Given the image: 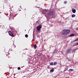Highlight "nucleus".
I'll use <instances>...</instances> for the list:
<instances>
[{
	"instance_id": "f257e3e1",
	"label": "nucleus",
	"mask_w": 78,
	"mask_h": 78,
	"mask_svg": "<svg viewBox=\"0 0 78 78\" xmlns=\"http://www.w3.org/2000/svg\"><path fill=\"white\" fill-rule=\"evenodd\" d=\"M54 14H55V12L53 11H49L47 13L48 16H53Z\"/></svg>"
},
{
	"instance_id": "f03ea898",
	"label": "nucleus",
	"mask_w": 78,
	"mask_h": 78,
	"mask_svg": "<svg viewBox=\"0 0 78 78\" xmlns=\"http://www.w3.org/2000/svg\"><path fill=\"white\" fill-rule=\"evenodd\" d=\"M70 32V30L69 29H64L63 30L62 33L63 34L66 35Z\"/></svg>"
},
{
	"instance_id": "7ed1b4c3",
	"label": "nucleus",
	"mask_w": 78,
	"mask_h": 78,
	"mask_svg": "<svg viewBox=\"0 0 78 78\" xmlns=\"http://www.w3.org/2000/svg\"><path fill=\"white\" fill-rule=\"evenodd\" d=\"M15 31V30H12V31L11 32V31H8V33L9 36H12V37H14V33Z\"/></svg>"
},
{
	"instance_id": "20e7f679",
	"label": "nucleus",
	"mask_w": 78,
	"mask_h": 78,
	"mask_svg": "<svg viewBox=\"0 0 78 78\" xmlns=\"http://www.w3.org/2000/svg\"><path fill=\"white\" fill-rule=\"evenodd\" d=\"M72 50V48L70 47L68 48L66 51V53L67 54H69V53H70V51Z\"/></svg>"
},
{
	"instance_id": "39448f33",
	"label": "nucleus",
	"mask_w": 78,
	"mask_h": 78,
	"mask_svg": "<svg viewBox=\"0 0 78 78\" xmlns=\"http://www.w3.org/2000/svg\"><path fill=\"white\" fill-rule=\"evenodd\" d=\"M42 28V27L41 25H39L37 27V30L38 31H39L41 30V29Z\"/></svg>"
},
{
	"instance_id": "423d86ee",
	"label": "nucleus",
	"mask_w": 78,
	"mask_h": 78,
	"mask_svg": "<svg viewBox=\"0 0 78 78\" xmlns=\"http://www.w3.org/2000/svg\"><path fill=\"white\" fill-rule=\"evenodd\" d=\"M72 11L73 13H75V12H76V10L74 9H73Z\"/></svg>"
},
{
	"instance_id": "0eeeda50",
	"label": "nucleus",
	"mask_w": 78,
	"mask_h": 78,
	"mask_svg": "<svg viewBox=\"0 0 78 78\" xmlns=\"http://www.w3.org/2000/svg\"><path fill=\"white\" fill-rule=\"evenodd\" d=\"M74 36L75 34H72L70 35L69 36H70V37H72L73 36Z\"/></svg>"
},
{
	"instance_id": "6e6552de",
	"label": "nucleus",
	"mask_w": 78,
	"mask_h": 78,
	"mask_svg": "<svg viewBox=\"0 0 78 78\" xmlns=\"http://www.w3.org/2000/svg\"><path fill=\"white\" fill-rule=\"evenodd\" d=\"M42 55V54L41 53H39L37 54L38 56H41Z\"/></svg>"
},
{
	"instance_id": "1a4fd4ad",
	"label": "nucleus",
	"mask_w": 78,
	"mask_h": 78,
	"mask_svg": "<svg viewBox=\"0 0 78 78\" xmlns=\"http://www.w3.org/2000/svg\"><path fill=\"white\" fill-rule=\"evenodd\" d=\"M34 48H35V49H36V48H37V45H36V44H35L34 45Z\"/></svg>"
},
{
	"instance_id": "9d476101",
	"label": "nucleus",
	"mask_w": 78,
	"mask_h": 78,
	"mask_svg": "<svg viewBox=\"0 0 78 78\" xmlns=\"http://www.w3.org/2000/svg\"><path fill=\"white\" fill-rule=\"evenodd\" d=\"M50 66H53V62H51L50 63Z\"/></svg>"
},
{
	"instance_id": "9b49d317",
	"label": "nucleus",
	"mask_w": 78,
	"mask_h": 78,
	"mask_svg": "<svg viewBox=\"0 0 78 78\" xmlns=\"http://www.w3.org/2000/svg\"><path fill=\"white\" fill-rule=\"evenodd\" d=\"M51 72H54V69H52L51 70H50Z\"/></svg>"
},
{
	"instance_id": "f8f14e48",
	"label": "nucleus",
	"mask_w": 78,
	"mask_h": 78,
	"mask_svg": "<svg viewBox=\"0 0 78 78\" xmlns=\"http://www.w3.org/2000/svg\"><path fill=\"white\" fill-rule=\"evenodd\" d=\"M75 16V15H72L71 16L72 17H74Z\"/></svg>"
},
{
	"instance_id": "ddd939ff",
	"label": "nucleus",
	"mask_w": 78,
	"mask_h": 78,
	"mask_svg": "<svg viewBox=\"0 0 78 78\" xmlns=\"http://www.w3.org/2000/svg\"><path fill=\"white\" fill-rule=\"evenodd\" d=\"M56 64H57V62H55L54 63V65H56Z\"/></svg>"
},
{
	"instance_id": "4468645a",
	"label": "nucleus",
	"mask_w": 78,
	"mask_h": 78,
	"mask_svg": "<svg viewBox=\"0 0 78 78\" xmlns=\"http://www.w3.org/2000/svg\"><path fill=\"white\" fill-rule=\"evenodd\" d=\"M25 37H28V35L27 34H25Z\"/></svg>"
},
{
	"instance_id": "2eb2a0df",
	"label": "nucleus",
	"mask_w": 78,
	"mask_h": 78,
	"mask_svg": "<svg viewBox=\"0 0 78 78\" xmlns=\"http://www.w3.org/2000/svg\"><path fill=\"white\" fill-rule=\"evenodd\" d=\"M69 71H73V69H70L69 70Z\"/></svg>"
},
{
	"instance_id": "dca6fc26",
	"label": "nucleus",
	"mask_w": 78,
	"mask_h": 78,
	"mask_svg": "<svg viewBox=\"0 0 78 78\" xmlns=\"http://www.w3.org/2000/svg\"><path fill=\"white\" fill-rule=\"evenodd\" d=\"M56 53V50H55L53 52V53Z\"/></svg>"
},
{
	"instance_id": "f3484780",
	"label": "nucleus",
	"mask_w": 78,
	"mask_h": 78,
	"mask_svg": "<svg viewBox=\"0 0 78 78\" xmlns=\"http://www.w3.org/2000/svg\"><path fill=\"white\" fill-rule=\"evenodd\" d=\"M67 3V2L66 1H65L64 2V3L65 4H66V3Z\"/></svg>"
},
{
	"instance_id": "a211bd4d",
	"label": "nucleus",
	"mask_w": 78,
	"mask_h": 78,
	"mask_svg": "<svg viewBox=\"0 0 78 78\" xmlns=\"http://www.w3.org/2000/svg\"><path fill=\"white\" fill-rule=\"evenodd\" d=\"M18 70H20V67H18Z\"/></svg>"
},
{
	"instance_id": "6ab92c4d",
	"label": "nucleus",
	"mask_w": 78,
	"mask_h": 78,
	"mask_svg": "<svg viewBox=\"0 0 78 78\" xmlns=\"http://www.w3.org/2000/svg\"><path fill=\"white\" fill-rule=\"evenodd\" d=\"M75 50H73L72 52L73 53V52H75Z\"/></svg>"
},
{
	"instance_id": "aec40b11",
	"label": "nucleus",
	"mask_w": 78,
	"mask_h": 78,
	"mask_svg": "<svg viewBox=\"0 0 78 78\" xmlns=\"http://www.w3.org/2000/svg\"><path fill=\"white\" fill-rule=\"evenodd\" d=\"M13 47H14V48H16V46H15L14 45H13Z\"/></svg>"
},
{
	"instance_id": "412c9836",
	"label": "nucleus",
	"mask_w": 78,
	"mask_h": 78,
	"mask_svg": "<svg viewBox=\"0 0 78 78\" xmlns=\"http://www.w3.org/2000/svg\"><path fill=\"white\" fill-rule=\"evenodd\" d=\"M78 41V38L76 39V41Z\"/></svg>"
},
{
	"instance_id": "4be33fe9",
	"label": "nucleus",
	"mask_w": 78,
	"mask_h": 78,
	"mask_svg": "<svg viewBox=\"0 0 78 78\" xmlns=\"http://www.w3.org/2000/svg\"><path fill=\"white\" fill-rule=\"evenodd\" d=\"M16 17V16H15L14 17Z\"/></svg>"
},
{
	"instance_id": "5701e85b",
	"label": "nucleus",
	"mask_w": 78,
	"mask_h": 78,
	"mask_svg": "<svg viewBox=\"0 0 78 78\" xmlns=\"http://www.w3.org/2000/svg\"><path fill=\"white\" fill-rule=\"evenodd\" d=\"M13 20H14V18H13Z\"/></svg>"
}]
</instances>
